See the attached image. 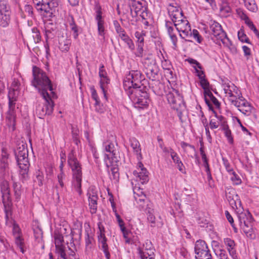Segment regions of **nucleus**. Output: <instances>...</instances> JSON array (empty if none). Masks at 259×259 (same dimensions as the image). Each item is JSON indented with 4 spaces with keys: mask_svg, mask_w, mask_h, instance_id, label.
Masks as SVG:
<instances>
[{
    "mask_svg": "<svg viewBox=\"0 0 259 259\" xmlns=\"http://www.w3.org/2000/svg\"><path fill=\"white\" fill-rule=\"evenodd\" d=\"M148 221L151 223V227H154L155 226L156 221L155 216L149 211H148V214L147 217Z\"/></svg>",
    "mask_w": 259,
    "mask_h": 259,
    "instance_id": "obj_57",
    "label": "nucleus"
},
{
    "mask_svg": "<svg viewBox=\"0 0 259 259\" xmlns=\"http://www.w3.org/2000/svg\"><path fill=\"white\" fill-rule=\"evenodd\" d=\"M177 31L180 32V36L182 38H185L191 36L192 32L190 24L187 19L183 21L177 22V25H175Z\"/></svg>",
    "mask_w": 259,
    "mask_h": 259,
    "instance_id": "obj_18",
    "label": "nucleus"
},
{
    "mask_svg": "<svg viewBox=\"0 0 259 259\" xmlns=\"http://www.w3.org/2000/svg\"><path fill=\"white\" fill-rule=\"evenodd\" d=\"M13 188L14 192V196L16 201H18L20 200L22 191H21V185L20 183L14 182L13 184Z\"/></svg>",
    "mask_w": 259,
    "mask_h": 259,
    "instance_id": "obj_38",
    "label": "nucleus"
},
{
    "mask_svg": "<svg viewBox=\"0 0 259 259\" xmlns=\"http://www.w3.org/2000/svg\"><path fill=\"white\" fill-rule=\"evenodd\" d=\"M187 61L191 65H192V67L194 68H195L196 67H198L199 68H200V64L196 60L189 58L187 59Z\"/></svg>",
    "mask_w": 259,
    "mask_h": 259,
    "instance_id": "obj_63",
    "label": "nucleus"
},
{
    "mask_svg": "<svg viewBox=\"0 0 259 259\" xmlns=\"http://www.w3.org/2000/svg\"><path fill=\"white\" fill-rule=\"evenodd\" d=\"M10 8L5 0H0V26L7 27L10 23Z\"/></svg>",
    "mask_w": 259,
    "mask_h": 259,
    "instance_id": "obj_13",
    "label": "nucleus"
},
{
    "mask_svg": "<svg viewBox=\"0 0 259 259\" xmlns=\"http://www.w3.org/2000/svg\"><path fill=\"white\" fill-rule=\"evenodd\" d=\"M195 70V72L196 73V75L198 77L199 79H201V78L205 77V75L203 71L202 70V67L200 65V68L198 67H196L194 68Z\"/></svg>",
    "mask_w": 259,
    "mask_h": 259,
    "instance_id": "obj_62",
    "label": "nucleus"
},
{
    "mask_svg": "<svg viewBox=\"0 0 259 259\" xmlns=\"http://www.w3.org/2000/svg\"><path fill=\"white\" fill-rule=\"evenodd\" d=\"M85 245L87 248H91L92 247V243L93 241V238L90 236L89 234L85 236Z\"/></svg>",
    "mask_w": 259,
    "mask_h": 259,
    "instance_id": "obj_59",
    "label": "nucleus"
},
{
    "mask_svg": "<svg viewBox=\"0 0 259 259\" xmlns=\"http://www.w3.org/2000/svg\"><path fill=\"white\" fill-rule=\"evenodd\" d=\"M209 124L212 129L217 128L219 126L223 128L226 124V121L223 116L215 113L214 117L211 118Z\"/></svg>",
    "mask_w": 259,
    "mask_h": 259,
    "instance_id": "obj_28",
    "label": "nucleus"
},
{
    "mask_svg": "<svg viewBox=\"0 0 259 259\" xmlns=\"http://www.w3.org/2000/svg\"><path fill=\"white\" fill-rule=\"evenodd\" d=\"M131 94H127L137 108H145L148 106L150 100L144 87L132 90Z\"/></svg>",
    "mask_w": 259,
    "mask_h": 259,
    "instance_id": "obj_6",
    "label": "nucleus"
},
{
    "mask_svg": "<svg viewBox=\"0 0 259 259\" xmlns=\"http://www.w3.org/2000/svg\"><path fill=\"white\" fill-rule=\"evenodd\" d=\"M143 63L145 69L148 68V67H152L156 65L155 60L152 57H147L145 59Z\"/></svg>",
    "mask_w": 259,
    "mask_h": 259,
    "instance_id": "obj_42",
    "label": "nucleus"
},
{
    "mask_svg": "<svg viewBox=\"0 0 259 259\" xmlns=\"http://www.w3.org/2000/svg\"><path fill=\"white\" fill-rule=\"evenodd\" d=\"M238 39L243 42L249 43V39L246 35L245 34L243 29H240L238 32Z\"/></svg>",
    "mask_w": 259,
    "mask_h": 259,
    "instance_id": "obj_45",
    "label": "nucleus"
},
{
    "mask_svg": "<svg viewBox=\"0 0 259 259\" xmlns=\"http://www.w3.org/2000/svg\"><path fill=\"white\" fill-rule=\"evenodd\" d=\"M113 24L116 32L120 38L126 43L130 49L131 50H134L135 46L133 40L126 34L125 30L120 26L119 23L117 21H114Z\"/></svg>",
    "mask_w": 259,
    "mask_h": 259,
    "instance_id": "obj_19",
    "label": "nucleus"
},
{
    "mask_svg": "<svg viewBox=\"0 0 259 259\" xmlns=\"http://www.w3.org/2000/svg\"><path fill=\"white\" fill-rule=\"evenodd\" d=\"M138 250L141 259H155V249L150 241L147 240L143 248H139Z\"/></svg>",
    "mask_w": 259,
    "mask_h": 259,
    "instance_id": "obj_16",
    "label": "nucleus"
},
{
    "mask_svg": "<svg viewBox=\"0 0 259 259\" xmlns=\"http://www.w3.org/2000/svg\"><path fill=\"white\" fill-rule=\"evenodd\" d=\"M132 14L135 12V15H139L142 19L146 20L148 17L147 7L144 0H130Z\"/></svg>",
    "mask_w": 259,
    "mask_h": 259,
    "instance_id": "obj_12",
    "label": "nucleus"
},
{
    "mask_svg": "<svg viewBox=\"0 0 259 259\" xmlns=\"http://www.w3.org/2000/svg\"><path fill=\"white\" fill-rule=\"evenodd\" d=\"M166 98L171 107L177 110L179 119L182 121L183 113L185 109L183 97L178 90L172 89L167 94Z\"/></svg>",
    "mask_w": 259,
    "mask_h": 259,
    "instance_id": "obj_4",
    "label": "nucleus"
},
{
    "mask_svg": "<svg viewBox=\"0 0 259 259\" xmlns=\"http://www.w3.org/2000/svg\"><path fill=\"white\" fill-rule=\"evenodd\" d=\"M35 177L38 182V185L39 186H42L44 180V176L42 172L39 170H37L35 172Z\"/></svg>",
    "mask_w": 259,
    "mask_h": 259,
    "instance_id": "obj_47",
    "label": "nucleus"
},
{
    "mask_svg": "<svg viewBox=\"0 0 259 259\" xmlns=\"http://www.w3.org/2000/svg\"><path fill=\"white\" fill-rule=\"evenodd\" d=\"M195 257L196 259L210 258V253L205 242L202 240H197L195 244Z\"/></svg>",
    "mask_w": 259,
    "mask_h": 259,
    "instance_id": "obj_14",
    "label": "nucleus"
},
{
    "mask_svg": "<svg viewBox=\"0 0 259 259\" xmlns=\"http://www.w3.org/2000/svg\"><path fill=\"white\" fill-rule=\"evenodd\" d=\"M98 240L106 258L109 259L110 254L108 251V246L106 242L107 239L105 234H102V235H99Z\"/></svg>",
    "mask_w": 259,
    "mask_h": 259,
    "instance_id": "obj_32",
    "label": "nucleus"
},
{
    "mask_svg": "<svg viewBox=\"0 0 259 259\" xmlns=\"http://www.w3.org/2000/svg\"><path fill=\"white\" fill-rule=\"evenodd\" d=\"M236 12L237 16L241 20H244L245 23L248 25L252 21L249 19L248 17L245 13L244 11L241 8H237L236 10Z\"/></svg>",
    "mask_w": 259,
    "mask_h": 259,
    "instance_id": "obj_40",
    "label": "nucleus"
},
{
    "mask_svg": "<svg viewBox=\"0 0 259 259\" xmlns=\"http://www.w3.org/2000/svg\"><path fill=\"white\" fill-rule=\"evenodd\" d=\"M32 72L33 79L32 81V84L37 89L40 95L42 92H48L47 90L49 89L54 95L55 93L53 92V89L51 80L46 73L36 66L33 67Z\"/></svg>",
    "mask_w": 259,
    "mask_h": 259,
    "instance_id": "obj_2",
    "label": "nucleus"
},
{
    "mask_svg": "<svg viewBox=\"0 0 259 259\" xmlns=\"http://www.w3.org/2000/svg\"><path fill=\"white\" fill-rule=\"evenodd\" d=\"M0 189L2 193L3 203L6 206L9 205L11 202L10 190L9 183L7 181H3L0 183Z\"/></svg>",
    "mask_w": 259,
    "mask_h": 259,
    "instance_id": "obj_22",
    "label": "nucleus"
},
{
    "mask_svg": "<svg viewBox=\"0 0 259 259\" xmlns=\"http://www.w3.org/2000/svg\"><path fill=\"white\" fill-rule=\"evenodd\" d=\"M41 96L45 101V105L39 103L36 106V112L39 116V118H42L47 114H52L54 106V102L48 92H42Z\"/></svg>",
    "mask_w": 259,
    "mask_h": 259,
    "instance_id": "obj_10",
    "label": "nucleus"
},
{
    "mask_svg": "<svg viewBox=\"0 0 259 259\" xmlns=\"http://www.w3.org/2000/svg\"><path fill=\"white\" fill-rule=\"evenodd\" d=\"M13 234L14 237L17 236H20L21 235V230L17 224L16 223L13 224Z\"/></svg>",
    "mask_w": 259,
    "mask_h": 259,
    "instance_id": "obj_56",
    "label": "nucleus"
},
{
    "mask_svg": "<svg viewBox=\"0 0 259 259\" xmlns=\"http://www.w3.org/2000/svg\"><path fill=\"white\" fill-rule=\"evenodd\" d=\"M215 254L219 259H229L226 251L224 249H220Z\"/></svg>",
    "mask_w": 259,
    "mask_h": 259,
    "instance_id": "obj_53",
    "label": "nucleus"
},
{
    "mask_svg": "<svg viewBox=\"0 0 259 259\" xmlns=\"http://www.w3.org/2000/svg\"><path fill=\"white\" fill-rule=\"evenodd\" d=\"M71 41L67 37L62 36L59 39V48L63 52H67L70 49Z\"/></svg>",
    "mask_w": 259,
    "mask_h": 259,
    "instance_id": "obj_33",
    "label": "nucleus"
},
{
    "mask_svg": "<svg viewBox=\"0 0 259 259\" xmlns=\"http://www.w3.org/2000/svg\"><path fill=\"white\" fill-rule=\"evenodd\" d=\"M239 221L240 226L247 237L252 238V216L250 213L247 211H244L242 207H238L235 208Z\"/></svg>",
    "mask_w": 259,
    "mask_h": 259,
    "instance_id": "obj_7",
    "label": "nucleus"
},
{
    "mask_svg": "<svg viewBox=\"0 0 259 259\" xmlns=\"http://www.w3.org/2000/svg\"><path fill=\"white\" fill-rule=\"evenodd\" d=\"M130 142L134 153L137 155L138 160H140L142 159V154L139 142L134 137L131 138L130 139Z\"/></svg>",
    "mask_w": 259,
    "mask_h": 259,
    "instance_id": "obj_31",
    "label": "nucleus"
},
{
    "mask_svg": "<svg viewBox=\"0 0 259 259\" xmlns=\"http://www.w3.org/2000/svg\"><path fill=\"white\" fill-rule=\"evenodd\" d=\"M100 83V88L102 90L103 93L104 94V96L105 99L107 100V96H106V91H105V88L104 87V84H107L109 83V80L107 78V76L105 77L101 78Z\"/></svg>",
    "mask_w": 259,
    "mask_h": 259,
    "instance_id": "obj_49",
    "label": "nucleus"
},
{
    "mask_svg": "<svg viewBox=\"0 0 259 259\" xmlns=\"http://www.w3.org/2000/svg\"><path fill=\"white\" fill-rule=\"evenodd\" d=\"M169 15L174 23V26L177 25V22L180 21L181 22L184 19H187L182 13V11L179 8L173 7V10L169 12Z\"/></svg>",
    "mask_w": 259,
    "mask_h": 259,
    "instance_id": "obj_27",
    "label": "nucleus"
},
{
    "mask_svg": "<svg viewBox=\"0 0 259 259\" xmlns=\"http://www.w3.org/2000/svg\"><path fill=\"white\" fill-rule=\"evenodd\" d=\"M245 7L250 11L255 12L257 10L254 0H243Z\"/></svg>",
    "mask_w": 259,
    "mask_h": 259,
    "instance_id": "obj_41",
    "label": "nucleus"
},
{
    "mask_svg": "<svg viewBox=\"0 0 259 259\" xmlns=\"http://www.w3.org/2000/svg\"><path fill=\"white\" fill-rule=\"evenodd\" d=\"M161 66L163 69L165 70H170L171 68L170 62L166 59H164L161 61Z\"/></svg>",
    "mask_w": 259,
    "mask_h": 259,
    "instance_id": "obj_61",
    "label": "nucleus"
},
{
    "mask_svg": "<svg viewBox=\"0 0 259 259\" xmlns=\"http://www.w3.org/2000/svg\"><path fill=\"white\" fill-rule=\"evenodd\" d=\"M200 79V83L201 86V87L206 91H208L209 89V82L207 81V80L205 79V76L201 78V79Z\"/></svg>",
    "mask_w": 259,
    "mask_h": 259,
    "instance_id": "obj_54",
    "label": "nucleus"
},
{
    "mask_svg": "<svg viewBox=\"0 0 259 259\" xmlns=\"http://www.w3.org/2000/svg\"><path fill=\"white\" fill-rule=\"evenodd\" d=\"M181 146L184 151L187 153L189 156H191L192 157H193V154L195 153V149L194 146L184 142L181 143Z\"/></svg>",
    "mask_w": 259,
    "mask_h": 259,
    "instance_id": "obj_37",
    "label": "nucleus"
},
{
    "mask_svg": "<svg viewBox=\"0 0 259 259\" xmlns=\"http://www.w3.org/2000/svg\"><path fill=\"white\" fill-rule=\"evenodd\" d=\"M222 88L227 97L231 104H236V100L242 95L238 88L233 83L228 80H222Z\"/></svg>",
    "mask_w": 259,
    "mask_h": 259,
    "instance_id": "obj_9",
    "label": "nucleus"
},
{
    "mask_svg": "<svg viewBox=\"0 0 259 259\" xmlns=\"http://www.w3.org/2000/svg\"><path fill=\"white\" fill-rule=\"evenodd\" d=\"M34 237L38 242L41 241L42 239V232L39 228H36L34 230Z\"/></svg>",
    "mask_w": 259,
    "mask_h": 259,
    "instance_id": "obj_52",
    "label": "nucleus"
},
{
    "mask_svg": "<svg viewBox=\"0 0 259 259\" xmlns=\"http://www.w3.org/2000/svg\"><path fill=\"white\" fill-rule=\"evenodd\" d=\"M222 42L225 48H227L231 54L235 55L238 53V50L235 44L227 37L226 35L222 40H220Z\"/></svg>",
    "mask_w": 259,
    "mask_h": 259,
    "instance_id": "obj_30",
    "label": "nucleus"
},
{
    "mask_svg": "<svg viewBox=\"0 0 259 259\" xmlns=\"http://www.w3.org/2000/svg\"><path fill=\"white\" fill-rule=\"evenodd\" d=\"M231 176V180L232 181L233 183L235 185H239L241 183V180L234 171L230 174Z\"/></svg>",
    "mask_w": 259,
    "mask_h": 259,
    "instance_id": "obj_51",
    "label": "nucleus"
},
{
    "mask_svg": "<svg viewBox=\"0 0 259 259\" xmlns=\"http://www.w3.org/2000/svg\"><path fill=\"white\" fill-rule=\"evenodd\" d=\"M104 150L107 154H105L104 160L116 158L118 154V150L115 144L112 143L106 142L104 144Z\"/></svg>",
    "mask_w": 259,
    "mask_h": 259,
    "instance_id": "obj_25",
    "label": "nucleus"
},
{
    "mask_svg": "<svg viewBox=\"0 0 259 259\" xmlns=\"http://www.w3.org/2000/svg\"><path fill=\"white\" fill-rule=\"evenodd\" d=\"M65 175L64 171H60V173L58 175V180L60 186L62 188L64 187L63 180L65 179Z\"/></svg>",
    "mask_w": 259,
    "mask_h": 259,
    "instance_id": "obj_60",
    "label": "nucleus"
},
{
    "mask_svg": "<svg viewBox=\"0 0 259 259\" xmlns=\"http://www.w3.org/2000/svg\"><path fill=\"white\" fill-rule=\"evenodd\" d=\"M87 195L91 212L95 213L97 208L98 191L95 187L91 186L89 188Z\"/></svg>",
    "mask_w": 259,
    "mask_h": 259,
    "instance_id": "obj_20",
    "label": "nucleus"
},
{
    "mask_svg": "<svg viewBox=\"0 0 259 259\" xmlns=\"http://www.w3.org/2000/svg\"><path fill=\"white\" fill-rule=\"evenodd\" d=\"M248 27L253 31L255 35L259 39V31L255 27V25L253 24V22H251L249 24L247 25Z\"/></svg>",
    "mask_w": 259,
    "mask_h": 259,
    "instance_id": "obj_64",
    "label": "nucleus"
},
{
    "mask_svg": "<svg viewBox=\"0 0 259 259\" xmlns=\"http://www.w3.org/2000/svg\"><path fill=\"white\" fill-rule=\"evenodd\" d=\"M18 95V91L16 89H10L8 95L9 98V110L7 112L6 120L7 125L9 127H12L13 130H14L15 126V114L14 110Z\"/></svg>",
    "mask_w": 259,
    "mask_h": 259,
    "instance_id": "obj_8",
    "label": "nucleus"
},
{
    "mask_svg": "<svg viewBox=\"0 0 259 259\" xmlns=\"http://www.w3.org/2000/svg\"><path fill=\"white\" fill-rule=\"evenodd\" d=\"M68 163L72 171V187L79 195H81L82 194L81 187L82 178L81 167L73 151L68 155Z\"/></svg>",
    "mask_w": 259,
    "mask_h": 259,
    "instance_id": "obj_1",
    "label": "nucleus"
},
{
    "mask_svg": "<svg viewBox=\"0 0 259 259\" xmlns=\"http://www.w3.org/2000/svg\"><path fill=\"white\" fill-rule=\"evenodd\" d=\"M67 23H68L70 29L73 31V36L74 39L78 37V29L75 23L74 18L72 15H68L67 18Z\"/></svg>",
    "mask_w": 259,
    "mask_h": 259,
    "instance_id": "obj_36",
    "label": "nucleus"
},
{
    "mask_svg": "<svg viewBox=\"0 0 259 259\" xmlns=\"http://www.w3.org/2000/svg\"><path fill=\"white\" fill-rule=\"evenodd\" d=\"M170 155L173 162L176 164L182 161L178 154L171 148H170Z\"/></svg>",
    "mask_w": 259,
    "mask_h": 259,
    "instance_id": "obj_50",
    "label": "nucleus"
},
{
    "mask_svg": "<svg viewBox=\"0 0 259 259\" xmlns=\"http://www.w3.org/2000/svg\"><path fill=\"white\" fill-rule=\"evenodd\" d=\"M220 11L224 16L227 17L231 13V8L227 2H223L221 5Z\"/></svg>",
    "mask_w": 259,
    "mask_h": 259,
    "instance_id": "obj_39",
    "label": "nucleus"
},
{
    "mask_svg": "<svg viewBox=\"0 0 259 259\" xmlns=\"http://www.w3.org/2000/svg\"><path fill=\"white\" fill-rule=\"evenodd\" d=\"M224 242L227 246V249L232 259H239L235 248V243L234 241L230 238H226L224 239Z\"/></svg>",
    "mask_w": 259,
    "mask_h": 259,
    "instance_id": "obj_26",
    "label": "nucleus"
},
{
    "mask_svg": "<svg viewBox=\"0 0 259 259\" xmlns=\"http://www.w3.org/2000/svg\"><path fill=\"white\" fill-rule=\"evenodd\" d=\"M209 24L211 34L217 40H222V38L227 35L223 30L222 26L217 22L211 20Z\"/></svg>",
    "mask_w": 259,
    "mask_h": 259,
    "instance_id": "obj_21",
    "label": "nucleus"
},
{
    "mask_svg": "<svg viewBox=\"0 0 259 259\" xmlns=\"http://www.w3.org/2000/svg\"><path fill=\"white\" fill-rule=\"evenodd\" d=\"M134 198L141 209L145 210L147 209L149 203L148 201L146 199V195L137 196Z\"/></svg>",
    "mask_w": 259,
    "mask_h": 259,
    "instance_id": "obj_35",
    "label": "nucleus"
},
{
    "mask_svg": "<svg viewBox=\"0 0 259 259\" xmlns=\"http://www.w3.org/2000/svg\"><path fill=\"white\" fill-rule=\"evenodd\" d=\"M226 195L228 201L233 209L238 208L239 206L241 207V201L233 189H228Z\"/></svg>",
    "mask_w": 259,
    "mask_h": 259,
    "instance_id": "obj_24",
    "label": "nucleus"
},
{
    "mask_svg": "<svg viewBox=\"0 0 259 259\" xmlns=\"http://www.w3.org/2000/svg\"><path fill=\"white\" fill-rule=\"evenodd\" d=\"M135 37L137 39L139 44H144V36L145 35V32L144 31H136L135 34Z\"/></svg>",
    "mask_w": 259,
    "mask_h": 259,
    "instance_id": "obj_48",
    "label": "nucleus"
},
{
    "mask_svg": "<svg viewBox=\"0 0 259 259\" xmlns=\"http://www.w3.org/2000/svg\"><path fill=\"white\" fill-rule=\"evenodd\" d=\"M133 174L136 178V181L143 184L148 181L147 170L140 160H139L136 169L134 171Z\"/></svg>",
    "mask_w": 259,
    "mask_h": 259,
    "instance_id": "obj_17",
    "label": "nucleus"
},
{
    "mask_svg": "<svg viewBox=\"0 0 259 259\" xmlns=\"http://www.w3.org/2000/svg\"><path fill=\"white\" fill-rule=\"evenodd\" d=\"M236 101V104H232V105L236 107L238 110L246 116H249L251 114L253 108L251 105L242 97V95L241 97H239Z\"/></svg>",
    "mask_w": 259,
    "mask_h": 259,
    "instance_id": "obj_15",
    "label": "nucleus"
},
{
    "mask_svg": "<svg viewBox=\"0 0 259 259\" xmlns=\"http://www.w3.org/2000/svg\"><path fill=\"white\" fill-rule=\"evenodd\" d=\"M222 130L224 131L225 135L227 138L229 143L230 144H233V138L232 136L231 131L229 128L228 125L226 124L225 125H224V126L222 128Z\"/></svg>",
    "mask_w": 259,
    "mask_h": 259,
    "instance_id": "obj_43",
    "label": "nucleus"
},
{
    "mask_svg": "<svg viewBox=\"0 0 259 259\" xmlns=\"http://www.w3.org/2000/svg\"><path fill=\"white\" fill-rule=\"evenodd\" d=\"M165 27L167 29V31L169 35L175 34L174 27L172 22L170 21H166L165 22Z\"/></svg>",
    "mask_w": 259,
    "mask_h": 259,
    "instance_id": "obj_55",
    "label": "nucleus"
},
{
    "mask_svg": "<svg viewBox=\"0 0 259 259\" xmlns=\"http://www.w3.org/2000/svg\"><path fill=\"white\" fill-rule=\"evenodd\" d=\"M15 154L17 164L20 168V174L25 178L27 175L29 167L27 148L22 145L15 150Z\"/></svg>",
    "mask_w": 259,
    "mask_h": 259,
    "instance_id": "obj_5",
    "label": "nucleus"
},
{
    "mask_svg": "<svg viewBox=\"0 0 259 259\" xmlns=\"http://www.w3.org/2000/svg\"><path fill=\"white\" fill-rule=\"evenodd\" d=\"M54 239L56 246V252L60 255L61 258H65V256H66V254L65 252V246L63 244V236L59 233H55Z\"/></svg>",
    "mask_w": 259,
    "mask_h": 259,
    "instance_id": "obj_23",
    "label": "nucleus"
},
{
    "mask_svg": "<svg viewBox=\"0 0 259 259\" xmlns=\"http://www.w3.org/2000/svg\"><path fill=\"white\" fill-rule=\"evenodd\" d=\"M120 230L122 233L123 236L125 239V241L127 243H130L131 242L130 234L131 232L128 231L125 227L120 228Z\"/></svg>",
    "mask_w": 259,
    "mask_h": 259,
    "instance_id": "obj_46",
    "label": "nucleus"
},
{
    "mask_svg": "<svg viewBox=\"0 0 259 259\" xmlns=\"http://www.w3.org/2000/svg\"><path fill=\"white\" fill-rule=\"evenodd\" d=\"M96 20L97 22L98 34L104 38L105 28L104 27V21L102 20L101 8H99L96 11Z\"/></svg>",
    "mask_w": 259,
    "mask_h": 259,
    "instance_id": "obj_29",
    "label": "nucleus"
},
{
    "mask_svg": "<svg viewBox=\"0 0 259 259\" xmlns=\"http://www.w3.org/2000/svg\"><path fill=\"white\" fill-rule=\"evenodd\" d=\"M15 244L20 248L22 253L24 252V242L23 239L22 238L21 236L15 237Z\"/></svg>",
    "mask_w": 259,
    "mask_h": 259,
    "instance_id": "obj_44",
    "label": "nucleus"
},
{
    "mask_svg": "<svg viewBox=\"0 0 259 259\" xmlns=\"http://www.w3.org/2000/svg\"><path fill=\"white\" fill-rule=\"evenodd\" d=\"M208 95L209 97L210 100L212 103L216 106V107L219 108L220 107V104L218 99L213 96L211 92H209Z\"/></svg>",
    "mask_w": 259,
    "mask_h": 259,
    "instance_id": "obj_58",
    "label": "nucleus"
},
{
    "mask_svg": "<svg viewBox=\"0 0 259 259\" xmlns=\"http://www.w3.org/2000/svg\"><path fill=\"white\" fill-rule=\"evenodd\" d=\"M145 72L147 76L150 79L155 80L157 79L158 72V69L157 65L145 69Z\"/></svg>",
    "mask_w": 259,
    "mask_h": 259,
    "instance_id": "obj_34",
    "label": "nucleus"
},
{
    "mask_svg": "<svg viewBox=\"0 0 259 259\" xmlns=\"http://www.w3.org/2000/svg\"><path fill=\"white\" fill-rule=\"evenodd\" d=\"M33 2L38 11L44 12L49 17L53 15L58 5L57 3L51 0H33Z\"/></svg>",
    "mask_w": 259,
    "mask_h": 259,
    "instance_id": "obj_11",
    "label": "nucleus"
},
{
    "mask_svg": "<svg viewBox=\"0 0 259 259\" xmlns=\"http://www.w3.org/2000/svg\"><path fill=\"white\" fill-rule=\"evenodd\" d=\"M144 79V76L138 70L130 71L123 80V88L126 94H131L136 89L141 88L142 81Z\"/></svg>",
    "mask_w": 259,
    "mask_h": 259,
    "instance_id": "obj_3",
    "label": "nucleus"
}]
</instances>
